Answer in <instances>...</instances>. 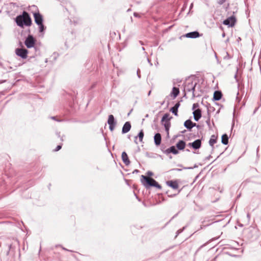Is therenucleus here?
<instances>
[{
  "label": "nucleus",
  "instance_id": "f257e3e1",
  "mask_svg": "<svg viewBox=\"0 0 261 261\" xmlns=\"http://www.w3.org/2000/svg\"><path fill=\"white\" fill-rule=\"evenodd\" d=\"M17 24L21 28L24 25L30 26L32 24V20L28 13L23 11L21 15L17 16L15 19Z\"/></svg>",
  "mask_w": 261,
  "mask_h": 261
},
{
  "label": "nucleus",
  "instance_id": "f03ea898",
  "mask_svg": "<svg viewBox=\"0 0 261 261\" xmlns=\"http://www.w3.org/2000/svg\"><path fill=\"white\" fill-rule=\"evenodd\" d=\"M141 181L142 184L146 188L149 187H154L158 189H161V186L152 178L141 175Z\"/></svg>",
  "mask_w": 261,
  "mask_h": 261
},
{
  "label": "nucleus",
  "instance_id": "7ed1b4c3",
  "mask_svg": "<svg viewBox=\"0 0 261 261\" xmlns=\"http://www.w3.org/2000/svg\"><path fill=\"white\" fill-rule=\"evenodd\" d=\"M35 22L39 26V32H43L45 30V27L43 24V17L39 12L33 13Z\"/></svg>",
  "mask_w": 261,
  "mask_h": 261
},
{
  "label": "nucleus",
  "instance_id": "20e7f679",
  "mask_svg": "<svg viewBox=\"0 0 261 261\" xmlns=\"http://www.w3.org/2000/svg\"><path fill=\"white\" fill-rule=\"evenodd\" d=\"M237 21L236 18L232 15L223 21V23L229 27H233Z\"/></svg>",
  "mask_w": 261,
  "mask_h": 261
},
{
  "label": "nucleus",
  "instance_id": "39448f33",
  "mask_svg": "<svg viewBox=\"0 0 261 261\" xmlns=\"http://www.w3.org/2000/svg\"><path fill=\"white\" fill-rule=\"evenodd\" d=\"M16 54L22 58V59H26L28 57V51L26 49L23 48H17L15 50Z\"/></svg>",
  "mask_w": 261,
  "mask_h": 261
},
{
  "label": "nucleus",
  "instance_id": "423d86ee",
  "mask_svg": "<svg viewBox=\"0 0 261 261\" xmlns=\"http://www.w3.org/2000/svg\"><path fill=\"white\" fill-rule=\"evenodd\" d=\"M35 43V40L31 35H29L26 39L24 43L28 48H31L34 46Z\"/></svg>",
  "mask_w": 261,
  "mask_h": 261
},
{
  "label": "nucleus",
  "instance_id": "0eeeda50",
  "mask_svg": "<svg viewBox=\"0 0 261 261\" xmlns=\"http://www.w3.org/2000/svg\"><path fill=\"white\" fill-rule=\"evenodd\" d=\"M166 184L174 190H177L179 188V182L177 180L167 181Z\"/></svg>",
  "mask_w": 261,
  "mask_h": 261
},
{
  "label": "nucleus",
  "instance_id": "6e6552de",
  "mask_svg": "<svg viewBox=\"0 0 261 261\" xmlns=\"http://www.w3.org/2000/svg\"><path fill=\"white\" fill-rule=\"evenodd\" d=\"M201 141L199 139H197L194 141L193 143H189V146H192L193 148L197 149L201 147Z\"/></svg>",
  "mask_w": 261,
  "mask_h": 261
},
{
  "label": "nucleus",
  "instance_id": "1a4fd4ad",
  "mask_svg": "<svg viewBox=\"0 0 261 261\" xmlns=\"http://www.w3.org/2000/svg\"><path fill=\"white\" fill-rule=\"evenodd\" d=\"M200 34L199 32L197 31L192 32L190 33H187L185 35H184V37H187V38H196L200 36Z\"/></svg>",
  "mask_w": 261,
  "mask_h": 261
},
{
  "label": "nucleus",
  "instance_id": "9d476101",
  "mask_svg": "<svg viewBox=\"0 0 261 261\" xmlns=\"http://www.w3.org/2000/svg\"><path fill=\"white\" fill-rule=\"evenodd\" d=\"M194 118L195 121H198L201 117V110L199 109H197L194 110L193 113Z\"/></svg>",
  "mask_w": 261,
  "mask_h": 261
},
{
  "label": "nucleus",
  "instance_id": "9b49d317",
  "mask_svg": "<svg viewBox=\"0 0 261 261\" xmlns=\"http://www.w3.org/2000/svg\"><path fill=\"white\" fill-rule=\"evenodd\" d=\"M196 124L193 123L191 120L189 119L186 120L184 123V126L189 130H191L192 128L196 126Z\"/></svg>",
  "mask_w": 261,
  "mask_h": 261
},
{
  "label": "nucleus",
  "instance_id": "f8f14e48",
  "mask_svg": "<svg viewBox=\"0 0 261 261\" xmlns=\"http://www.w3.org/2000/svg\"><path fill=\"white\" fill-rule=\"evenodd\" d=\"M121 158L123 163L126 165H128L130 164V161L128 159V155L124 151L122 153Z\"/></svg>",
  "mask_w": 261,
  "mask_h": 261
},
{
  "label": "nucleus",
  "instance_id": "ddd939ff",
  "mask_svg": "<svg viewBox=\"0 0 261 261\" xmlns=\"http://www.w3.org/2000/svg\"><path fill=\"white\" fill-rule=\"evenodd\" d=\"M180 106V102H177L175 106L170 109V111L175 116H178V109Z\"/></svg>",
  "mask_w": 261,
  "mask_h": 261
},
{
  "label": "nucleus",
  "instance_id": "4468645a",
  "mask_svg": "<svg viewBox=\"0 0 261 261\" xmlns=\"http://www.w3.org/2000/svg\"><path fill=\"white\" fill-rule=\"evenodd\" d=\"M131 128V125L130 123L129 122H126L124 124L123 128H122V133H126L128 132L129 131Z\"/></svg>",
  "mask_w": 261,
  "mask_h": 261
},
{
  "label": "nucleus",
  "instance_id": "2eb2a0df",
  "mask_svg": "<svg viewBox=\"0 0 261 261\" xmlns=\"http://www.w3.org/2000/svg\"><path fill=\"white\" fill-rule=\"evenodd\" d=\"M154 143L156 145L158 146L161 144V135L159 133H157L154 135Z\"/></svg>",
  "mask_w": 261,
  "mask_h": 261
},
{
  "label": "nucleus",
  "instance_id": "dca6fc26",
  "mask_svg": "<svg viewBox=\"0 0 261 261\" xmlns=\"http://www.w3.org/2000/svg\"><path fill=\"white\" fill-rule=\"evenodd\" d=\"M222 96V94L221 91H216L214 93L213 99L215 100H219Z\"/></svg>",
  "mask_w": 261,
  "mask_h": 261
},
{
  "label": "nucleus",
  "instance_id": "f3484780",
  "mask_svg": "<svg viewBox=\"0 0 261 261\" xmlns=\"http://www.w3.org/2000/svg\"><path fill=\"white\" fill-rule=\"evenodd\" d=\"M166 152L167 153H172L174 154H176L178 153L177 150L175 148V147L174 146H172L170 147V148L167 149L166 150Z\"/></svg>",
  "mask_w": 261,
  "mask_h": 261
},
{
  "label": "nucleus",
  "instance_id": "a211bd4d",
  "mask_svg": "<svg viewBox=\"0 0 261 261\" xmlns=\"http://www.w3.org/2000/svg\"><path fill=\"white\" fill-rule=\"evenodd\" d=\"M186 146V143L184 141L180 140L176 144V147L179 150H183Z\"/></svg>",
  "mask_w": 261,
  "mask_h": 261
},
{
  "label": "nucleus",
  "instance_id": "6ab92c4d",
  "mask_svg": "<svg viewBox=\"0 0 261 261\" xmlns=\"http://www.w3.org/2000/svg\"><path fill=\"white\" fill-rule=\"evenodd\" d=\"M179 93V89L176 87H173L172 89V92L171 93V95L173 96V98H175L177 96V95Z\"/></svg>",
  "mask_w": 261,
  "mask_h": 261
},
{
  "label": "nucleus",
  "instance_id": "aec40b11",
  "mask_svg": "<svg viewBox=\"0 0 261 261\" xmlns=\"http://www.w3.org/2000/svg\"><path fill=\"white\" fill-rule=\"evenodd\" d=\"M217 139V137H216L215 135H212L211 136V138L209 141V144L211 146H213L216 143Z\"/></svg>",
  "mask_w": 261,
  "mask_h": 261
},
{
  "label": "nucleus",
  "instance_id": "412c9836",
  "mask_svg": "<svg viewBox=\"0 0 261 261\" xmlns=\"http://www.w3.org/2000/svg\"><path fill=\"white\" fill-rule=\"evenodd\" d=\"M171 117H170V115L168 113H166L164 114L163 117L162 119V122H167L170 121V119H171Z\"/></svg>",
  "mask_w": 261,
  "mask_h": 261
},
{
  "label": "nucleus",
  "instance_id": "4be33fe9",
  "mask_svg": "<svg viewBox=\"0 0 261 261\" xmlns=\"http://www.w3.org/2000/svg\"><path fill=\"white\" fill-rule=\"evenodd\" d=\"M222 143L223 144L227 145L228 143V137L226 134H224L222 136Z\"/></svg>",
  "mask_w": 261,
  "mask_h": 261
},
{
  "label": "nucleus",
  "instance_id": "5701e85b",
  "mask_svg": "<svg viewBox=\"0 0 261 261\" xmlns=\"http://www.w3.org/2000/svg\"><path fill=\"white\" fill-rule=\"evenodd\" d=\"M108 123L109 125L115 124L114 117L113 115H110L109 116Z\"/></svg>",
  "mask_w": 261,
  "mask_h": 261
},
{
  "label": "nucleus",
  "instance_id": "b1692460",
  "mask_svg": "<svg viewBox=\"0 0 261 261\" xmlns=\"http://www.w3.org/2000/svg\"><path fill=\"white\" fill-rule=\"evenodd\" d=\"M164 122L165 123H164V125L165 127L166 130L167 132H168L170 126V121Z\"/></svg>",
  "mask_w": 261,
  "mask_h": 261
},
{
  "label": "nucleus",
  "instance_id": "393cba45",
  "mask_svg": "<svg viewBox=\"0 0 261 261\" xmlns=\"http://www.w3.org/2000/svg\"><path fill=\"white\" fill-rule=\"evenodd\" d=\"M143 137H144V133H143V130H141L138 134V137L141 142L142 141Z\"/></svg>",
  "mask_w": 261,
  "mask_h": 261
},
{
  "label": "nucleus",
  "instance_id": "a878e982",
  "mask_svg": "<svg viewBox=\"0 0 261 261\" xmlns=\"http://www.w3.org/2000/svg\"><path fill=\"white\" fill-rule=\"evenodd\" d=\"M199 107V104L198 103H195L193 105V106H192V110H195L197 109H198V108Z\"/></svg>",
  "mask_w": 261,
  "mask_h": 261
},
{
  "label": "nucleus",
  "instance_id": "bb28decb",
  "mask_svg": "<svg viewBox=\"0 0 261 261\" xmlns=\"http://www.w3.org/2000/svg\"><path fill=\"white\" fill-rule=\"evenodd\" d=\"M62 148V145H58L56 148L54 149V151H57L58 150H59L60 149H61Z\"/></svg>",
  "mask_w": 261,
  "mask_h": 261
},
{
  "label": "nucleus",
  "instance_id": "cd10ccee",
  "mask_svg": "<svg viewBox=\"0 0 261 261\" xmlns=\"http://www.w3.org/2000/svg\"><path fill=\"white\" fill-rule=\"evenodd\" d=\"M115 124H111L109 125V128L111 131H113L114 129Z\"/></svg>",
  "mask_w": 261,
  "mask_h": 261
},
{
  "label": "nucleus",
  "instance_id": "c85d7f7f",
  "mask_svg": "<svg viewBox=\"0 0 261 261\" xmlns=\"http://www.w3.org/2000/svg\"><path fill=\"white\" fill-rule=\"evenodd\" d=\"M194 89H195V88H194V87L192 88V89H193V90H194Z\"/></svg>",
  "mask_w": 261,
  "mask_h": 261
}]
</instances>
